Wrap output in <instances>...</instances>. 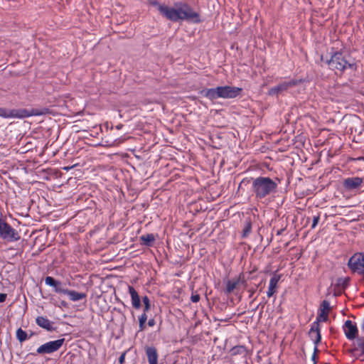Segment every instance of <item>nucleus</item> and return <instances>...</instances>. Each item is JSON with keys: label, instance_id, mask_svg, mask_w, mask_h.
I'll return each instance as SVG.
<instances>
[{"label": "nucleus", "instance_id": "412c9836", "mask_svg": "<svg viewBox=\"0 0 364 364\" xmlns=\"http://www.w3.org/2000/svg\"><path fill=\"white\" fill-rule=\"evenodd\" d=\"M36 322L37 325H38L40 327L45 328L48 331H52L53 329L51 321L46 317L38 316L36 318Z\"/></svg>", "mask_w": 364, "mask_h": 364}, {"label": "nucleus", "instance_id": "a878e982", "mask_svg": "<svg viewBox=\"0 0 364 364\" xmlns=\"http://www.w3.org/2000/svg\"><path fill=\"white\" fill-rule=\"evenodd\" d=\"M147 320V315L145 313H142V314L139 317V331H142L145 329L146 321Z\"/></svg>", "mask_w": 364, "mask_h": 364}, {"label": "nucleus", "instance_id": "aec40b11", "mask_svg": "<svg viewBox=\"0 0 364 364\" xmlns=\"http://www.w3.org/2000/svg\"><path fill=\"white\" fill-rule=\"evenodd\" d=\"M64 294L69 296L70 299L73 301H77L81 299H83L86 297V294L85 293H80L77 291H75L74 290H70L66 289L65 291H63Z\"/></svg>", "mask_w": 364, "mask_h": 364}, {"label": "nucleus", "instance_id": "f3484780", "mask_svg": "<svg viewBox=\"0 0 364 364\" xmlns=\"http://www.w3.org/2000/svg\"><path fill=\"white\" fill-rule=\"evenodd\" d=\"M280 278V274H274L270 279L268 291H267V295L268 297L272 296L276 293V289Z\"/></svg>", "mask_w": 364, "mask_h": 364}, {"label": "nucleus", "instance_id": "e433bc0d", "mask_svg": "<svg viewBox=\"0 0 364 364\" xmlns=\"http://www.w3.org/2000/svg\"><path fill=\"white\" fill-rule=\"evenodd\" d=\"M284 231V229H281V230H277V235H282V232Z\"/></svg>", "mask_w": 364, "mask_h": 364}, {"label": "nucleus", "instance_id": "c9c22d12", "mask_svg": "<svg viewBox=\"0 0 364 364\" xmlns=\"http://www.w3.org/2000/svg\"><path fill=\"white\" fill-rule=\"evenodd\" d=\"M73 168V166H65V167H63V170H65V171H69L70 170L71 168Z\"/></svg>", "mask_w": 364, "mask_h": 364}, {"label": "nucleus", "instance_id": "58836bf2", "mask_svg": "<svg viewBox=\"0 0 364 364\" xmlns=\"http://www.w3.org/2000/svg\"><path fill=\"white\" fill-rule=\"evenodd\" d=\"M312 360H314V362H316V353H315L312 355Z\"/></svg>", "mask_w": 364, "mask_h": 364}, {"label": "nucleus", "instance_id": "7ed1b4c3", "mask_svg": "<svg viewBox=\"0 0 364 364\" xmlns=\"http://www.w3.org/2000/svg\"><path fill=\"white\" fill-rule=\"evenodd\" d=\"M242 89L237 87L229 85L218 86L215 88H205L200 91L202 97L213 101L218 98L232 99L240 95Z\"/></svg>", "mask_w": 364, "mask_h": 364}, {"label": "nucleus", "instance_id": "39448f33", "mask_svg": "<svg viewBox=\"0 0 364 364\" xmlns=\"http://www.w3.org/2000/svg\"><path fill=\"white\" fill-rule=\"evenodd\" d=\"M326 63L331 70H336L341 73L350 69L355 71L357 69V65L353 60L347 59L341 52H335L331 53V58L326 60Z\"/></svg>", "mask_w": 364, "mask_h": 364}, {"label": "nucleus", "instance_id": "a19ab883", "mask_svg": "<svg viewBox=\"0 0 364 364\" xmlns=\"http://www.w3.org/2000/svg\"><path fill=\"white\" fill-rule=\"evenodd\" d=\"M314 364H316V362H314Z\"/></svg>", "mask_w": 364, "mask_h": 364}, {"label": "nucleus", "instance_id": "72a5a7b5", "mask_svg": "<svg viewBox=\"0 0 364 364\" xmlns=\"http://www.w3.org/2000/svg\"><path fill=\"white\" fill-rule=\"evenodd\" d=\"M155 324H156V321H155L154 318H151L149 320V321H148L149 326L152 327Z\"/></svg>", "mask_w": 364, "mask_h": 364}, {"label": "nucleus", "instance_id": "4468645a", "mask_svg": "<svg viewBox=\"0 0 364 364\" xmlns=\"http://www.w3.org/2000/svg\"><path fill=\"white\" fill-rule=\"evenodd\" d=\"M343 330L346 338L349 340L355 338L358 333V328L350 320H347L343 326Z\"/></svg>", "mask_w": 364, "mask_h": 364}, {"label": "nucleus", "instance_id": "1a4fd4ad", "mask_svg": "<svg viewBox=\"0 0 364 364\" xmlns=\"http://www.w3.org/2000/svg\"><path fill=\"white\" fill-rule=\"evenodd\" d=\"M301 80L292 79L289 81H284L277 86L271 87L268 91V95L271 96L278 95L288 90L289 88L297 85Z\"/></svg>", "mask_w": 364, "mask_h": 364}, {"label": "nucleus", "instance_id": "ea45409f", "mask_svg": "<svg viewBox=\"0 0 364 364\" xmlns=\"http://www.w3.org/2000/svg\"><path fill=\"white\" fill-rule=\"evenodd\" d=\"M361 328L364 331V318L361 325Z\"/></svg>", "mask_w": 364, "mask_h": 364}, {"label": "nucleus", "instance_id": "9d476101", "mask_svg": "<svg viewBox=\"0 0 364 364\" xmlns=\"http://www.w3.org/2000/svg\"><path fill=\"white\" fill-rule=\"evenodd\" d=\"M331 309V307L330 306L329 302L327 300H323L320 305L318 314L315 321H318V324L320 322L328 321Z\"/></svg>", "mask_w": 364, "mask_h": 364}, {"label": "nucleus", "instance_id": "c85d7f7f", "mask_svg": "<svg viewBox=\"0 0 364 364\" xmlns=\"http://www.w3.org/2000/svg\"><path fill=\"white\" fill-rule=\"evenodd\" d=\"M200 295L198 294H196V293H193L191 296V300L192 302L193 303H197L200 301Z\"/></svg>", "mask_w": 364, "mask_h": 364}, {"label": "nucleus", "instance_id": "423d86ee", "mask_svg": "<svg viewBox=\"0 0 364 364\" xmlns=\"http://www.w3.org/2000/svg\"><path fill=\"white\" fill-rule=\"evenodd\" d=\"M0 237L9 242H16L20 239L18 232L4 218L0 211Z\"/></svg>", "mask_w": 364, "mask_h": 364}, {"label": "nucleus", "instance_id": "473e14b6", "mask_svg": "<svg viewBox=\"0 0 364 364\" xmlns=\"http://www.w3.org/2000/svg\"><path fill=\"white\" fill-rule=\"evenodd\" d=\"M6 299V294L0 293V303L5 301Z\"/></svg>", "mask_w": 364, "mask_h": 364}, {"label": "nucleus", "instance_id": "0eeeda50", "mask_svg": "<svg viewBox=\"0 0 364 364\" xmlns=\"http://www.w3.org/2000/svg\"><path fill=\"white\" fill-rule=\"evenodd\" d=\"M348 266L353 272L364 274V252L355 253L349 259Z\"/></svg>", "mask_w": 364, "mask_h": 364}, {"label": "nucleus", "instance_id": "6e6552de", "mask_svg": "<svg viewBox=\"0 0 364 364\" xmlns=\"http://www.w3.org/2000/svg\"><path fill=\"white\" fill-rule=\"evenodd\" d=\"M65 342L64 338L47 342L39 346L36 352L38 354H50L58 350Z\"/></svg>", "mask_w": 364, "mask_h": 364}, {"label": "nucleus", "instance_id": "7c9ffc66", "mask_svg": "<svg viewBox=\"0 0 364 364\" xmlns=\"http://www.w3.org/2000/svg\"><path fill=\"white\" fill-rule=\"evenodd\" d=\"M236 279H240V284H241L244 285L245 287H246L247 282H246V280L245 279L243 274H240L239 275V277L237 278H236Z\"/></svg>", "mask_w": 364, "mask_h": 364}, {"label": "nucleus", "instance_id": "20e7f679", "mask_svg": "<svg viewBox=\"0 0 364 364\" xmlns=\"http://www.w3.org/2000/svg\"><path fill=\"white\" fill-rule=\"evenodd\" d=\"M50 113V109L46 107L41 109H8L0 107V117L4 118L23 119L31 116H41Z\"/></svg>", "mask_w": 364, "mask_h": 364}, {"label": "nucleus", "instance_id": "4be33fe9", "mask_svg": "<svg viewBox=\"0 0 364 364\" xmlns=\"http://www.w3.org/2000/svg\"><path fill=\"white\" fill-rule=\"evenodd\" d=\"M141 244L147 247L152 246L156 240L155 235L152 233L143 235L139 237Z\"/></svg>", "mask_w": 364, "mask_h": 364}, {"label": "nucleus", "instance_id": "ddd939ff", "mask_svg": "<svg viewBox=\"0 0 364 364\" xmlns=\"http://www.w3.org/2000/svg\"><path fill=\"white\" fill-rule=\"evenodd\" d=\"M309 334L316 346L321 339L320 325L318 323V321H314L311 323Z\"/></svg>", "mask_w": 364, "mask_h": 364}, {"label": "nucleus", "instance_id": "393cba45", "mask_svg": "<svg viewBox=\"0 0 364 364\" xmlns=\"http://www.w3.org/2000/svg\"><path fill=\"white\" fill-rule=\"evenodd\" d=\"M17 339L21 342H23L28 338L27 333L23 331L21 328H19L16 331V333Z\"/></svg>", "mask_w": 364, "mask_h": 364}, {"label": "nucleus", "instance_id": "f03ea898", "mask_svg": "<svg viewBox=\"0 0 364 364\" xmlns=\"http://www.w3.org/2000/svg\"><path fill=\"white\" fill-rule=\"evenodd\" d=\"M176 8H171L168 14V20L177 22L178 21H187L193 23H200L201 21L198 13L195 11L188 4L177 2L175 4Z\"/></svg>", "mask_w": 364, "mask_h": 364}, {"label": "nucleus", "instance_id": "4c0bfd02", "mask_svg": "<svg viewBox=\"0 0 364 364\" xmlns=\"http://www.w3.org/2000/svg\"><path fill=\"white\" fill-rule=\"evenodd\" d=\"M123 125L122 124H118L116 126V129H121L122 128Z\"/></svg>", "mask_w": 364, "mask_h": 364}, {"label": "nucleus", "instance_id": "b1692460", "mask_svg": "<svg viewBox=\"0 0 364 364\" xmlns=\"http://www.w3.org/2000/svg\"><path fill=\"white\" fill-rule=\"evenodd\" d=\"M349 277H340L336 281V287L341 290L346 289L349 285Z\"/></svg>", "mask_w": 364, "mask_h": 364}, {"label": "nucleus", "instance_id": "9b49d317", "mask_svg": "<svg viewBox=\"0 0 364 364\" xmlns=\"http://www.w3.org/2000/svg\"><path fill=\"white\" fill-rule=\"evenodd\" d=\"M363 183V179L362 178L349 177L343 180V186L347 191H353L360 188Z\"/></svg>", "mask_w": 364, "mask_h": 364}, {"label": "nucleus", "instance_id": "2f4dec72", "mask_svg": "<svg viewBox=\"0 0 364 364\" xmlns=\"http://www.w3.org/2000/svg\"><path fill=\"white\" fill-rule=\"evenodd\" d=\"M125 353H123L119 358V364H124L125 360Z\"/></svg>", "mask_w": 364, "mask_h": 364}, {"label": "nucleus", "instance_id": "cd10ccee", "mask_svg": "<svg viewBox=\"0 0 364 364\" xmlns=\"http://www.w3.org/2000/svg\"><path fill=\"white\" fill-rule=\"evenodd\" d=\"M251 228H252V227H251L250 223H247L243 229V233H242L243 237H247L250 233Z\"/></svg>", "mask_w": 364, "mask_h": 364}, {"label": "nucleus", "instance_id": "2eb2a0df", "mask_svg": "<svg viewBox=\"0 0 364 364\" xmlns=\"http://www.w3.org/2000/svg\"><path fill=\"white\" fill-rule=\"evenodd\" d=\"M144 350L149 364H158L159 354L154 346H145Z\"/></svg>", "mask_w": 364, "mask_h": 364}, {"label": "nucleus", "instance_id": "dca6fc26", "mask_svg": "<svg viewBox=\"0 0 364 364\" xmlns=\"http://www.w3.org/2000/svg\"><path fill=\"white\" fill-rule=\"evenodd\" d=\"M45 283L46 285L53 287L56 293L64 294L63 291L66 289L63 288L60 281L55 280L52 277L48 276L45 278Z\"/></svg>", "mask_w": 364, "mask_h": 364}, {"label": "nucleus", "instance_id": "5701e85b", "mask_svg": "<svg viewBox=\"0 0 364 364\" xmlns=\"http://www.w3.org/2000/svg\"><path fill=\"white\" fill-rule=\"evenodd\" d=\"M240 283V279H233L232 280H228L226 282L225 293L228 294H231L234 289L237 287Z\"/></svg>", "mask_w": 364, "mask_h": 364}, {"label": "nucleus", "instance_id": "f257e3e1", "mask_svg": "<svg viewBox=\"0 0 364 364\" xmlns=\"http://www.w3.org/2000/svg\"><path fill=\"white\" fill-rule=\"evenodd\" d=\"M280 180L278 178L272 179L267 176H258L252 178V191L255 199L260 200L274 195L277 192Z\"/></svg>", "mask_w": 364, "mask_h": 364}, {"label": "nucleus", "instance_id": "c756f323", "mask_svg": "<svg viewBox=\"0 0 364 364\" xmlns=\"http://www.w3.org/2000/svg\"><path fill=\"white\" fill-rule=\"evenodd\" d=\"M319 220H320L319 215L314 216V218H313V223H312V225H311V228L312 229H314V228H315L316 227L318 223L319 222Z\"/></svg>", "mask_w": 364, "mask_h": 364}, {"label": "nucleus", "instance_id": "f704fd0d", "mask_svg": "<svg viewBox=\"0 0 364 364\" xmlns=\"http://www.w3.org/2000/svg\"><path fill=\"white\" fill-rule=\"evenodd\" d=\"M255 291V289H250V290H249V292H250V297H252V296H253V294H254Z\"/></svg>", "mask_w": 364, "mask_h": 364}, {"label": "nucleus", "instance_id": "f8f14e48", "mask_svg": "<svg viewBox=\"0 0 364 364\" xmlns=\"http://www.w3.org/2000/svg\"><path fill=\"white\" fill-rule=\"evenodd\" d=\"M350 352L356 358L364 356V337H358L355 339Z\"/></svg>", "mask_w": 364, "mask_h": 364}, {"label": "nucleus", "instance_id": "a211bd4d", "mask_svg": "<svg viewBox=\"0 0 364 364\" xmlns=\"http://www.w3.org/2000/svg\"><path fill=\"white\" fill-rule=\"evenodd\" d=\"M128 290L132 298V306L136 309H139L141 307V301L137 291L132 286H128Z\"/></svg>", "mask_w": 364, "mask_h": 364}, {"label": "nucleus", "instance_id": "bb28decb", "mask_svg": "<svg viewBox=\"0 0 364 364\" xmlns=\"http://www.w3.org/2000/svg\"><path fill=\"white\" fill-rule=\"evenodd\" d=\"M142 301H143L144 305V312L143 313L146 314V312L149 311L150 310V309H151L150 300H149V297L147 296H145L142 297Z\"/></svg>", "mask_w": 364, "mask_h": 364}, {"label": "nucleus", "instance_id": "6ab92c4d", "mask_svg": "<svg viewBox=\"0 0 364 364\" xmlns=\"http://www.w3.org/2000/svg\"><path fill=\"white\" fill-rule=\"evenodd\" d=\"M147 1L150 5L156 7L160 14L168 19V16L166 14V13L170 12L171 7L167 6L165 4H160L157 0Z\"/></svg>", "mask_w": 364, "mask_h": 364}]
</instances>
